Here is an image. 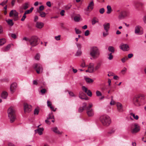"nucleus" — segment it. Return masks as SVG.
I'll return each instance as SVG.
<instances>
[{
    "label": "nucleus",
    "mask_w": 146,
    "mask_h": 146,
    "mask_svg": "<svg viewBox=\"0 0 146 146\" xmlns=\"http://www.w3.org/2000/svg\"><path fill=\"white\" fill-rule=\"evenodd\" d=\"M85 109L86 110L88 115L89 117L91 116V104H89V105L87 106L86 103L83 104V106L79 108L78 111L80 113H81Z\"/></svg>",
    "instance_id": "1"
},
{
    "label": "nucleus",
    "mask_w": 146,
    "mask_h": 146,
    "mask_svg": "<svg viewBox=\"0 0 146 146\" xmlns=\"http://www.w3.org/2000/svg\"><path fill=\"white\" fill-rule=\"evenodd\" d=\"M100 120L102 125L106 126H109L111 123V119L109 117L106 115L101 116Z\"/></svg>",
    "instance_id": "2"
},
{
    "label": "nucleus",
    "mask_w": 146,
    "mask_h": 146,
    "mask_svg": "<svg viewBox=\"0 0 146 146\" xmlns=\"http://www.w3.org/2000/svg\"><path fill=\"white\" fill-rule=\"evenodd\" d=\"M8 117L11 123H13L15 120L16 117L15 110L12 107H10L8 110Z\"/></svg>",
    "instance_id": "3"
},
{
    "label": "nucleus",
    "mask_w": 146,
    "mask_h": 146,
    "mask_svg": "<svg viewBox=\"0 0 146 146\" xmlns=\"http://www.w3.org/2000/svg\"><path fill=\"white\" fill-rule=\"evenodd\" d=\"M92 59H96L98 58L100 55V51L98 48L96 46L92 47Z\"/></svg>",
    "instance_id": "4"
},
{
    "label": "nucleus",
    "mask_w": 146,
    "mask_h": 146,
    "mask_svg": "<svg viewBox=\"0 0 146 146\" xmlns=\"http://www.w3.org/2000/svg\"><path fill=\"white\" fill-rule=\"evenodd\" d=\"M38 38L36 36H32L29 40V42L30 45L33 47L36 46L38 44Z\"/></svg>",
    "instance_id": "5"
},
{
    "label": "nucleus",
    "mask_w": 146,
    "mask_h": 146,
    "mask_svg": "<svg viewBox=\"0 0 146 146\" xmlns=\"http://www.w3.org/2000/svg\"><path fill=\"white\" fill-rule=\"evenodd\" d=\"M131 128V132L132 133H137L140 130L139 126L136 123L132 124Z\"/></svg>",
    "instance_id": "6"
},
{
    "label": "nucleus",
    "mask_w": 146,
    "mask_h": 146,
    "mask_svg": "<svg viewBox=\"0 0 146 146\" xmlns=\"http://www.w3.org/2000/svg\"><path fill=\"white\" fill-rule=\"evenodd\" d=\"M9 16L13 17L14 20L16 21L18 19V13L15 10H12L10 12Z\"/></svg>",
    "instance_id": "7"
},
{
    "label": "nucleus",
    "mask_w": 146,
    "mask_h": 146,
    "mask_svg": "<svg viewBox=\"0 0 146 146\" xmlns=\"http://www.w3.org/2000/svg\"><path fill=\"white\" fill-rule=\"evenodd\" d=\"M34 68L38 74L40 73L42 71V68L40 64H35L34 65Z\"/></svg>",
    "instance_id": "8"
},
{
    "label": "nucleus",
    "mask_w": 146,
    "mask_h": 146,
    "mask_svg": "<svg viewBox=\"0 0 146 146\" xmlns=\"http://www.w3.org/2000/svg\"><path fill=\"white\" fill-rule=\"evenodd\" d=\"M24 111L25 113L29 112L31 110V106L27 103H24Z\"/></svg>",
    "instance_id": "9"
},
{
    "label": "nucleus",
    "mask_w": 146,
    "mask_h": 146,
    "mask_svg": "<svg viewBox=\"0 0 146 146\" xmlns=\"http://www.w3.org/2000/svg\"><path fill=\"white\" fill-rule=\"evenodd\" d=\"M79 97L82 100H87L88 99V97L87 96L86 94L84 92H81L79 93Z\"/></svg>",
    "instance_id": "10"
},
{
    "label": "nucleus",
    "mask_w": 146,
    "mask_h": 146,
    "mask_svg": "<svg viewBox=\"0 0 146 146\" xmlns=\"http://www.w3.org/2000/svg\"><path fill=\"white\" fill-rule=\"evenodd\" d=\"M133 103L135 105L137 106H139L140 105V103L139 100L137 97L136 96L133 98Z\"/></svg>",
    "instance_id": "11"
},
{
    "label": "nucleus",
    "mask_w": 146,
    "mask_h": 146,
    "mask_svg": "<svg viewBox=\"0 0 146 146\" xmlns=\"http://www.w3.org/2000/svg\"><path fill=\"white\" fill-rule=\"evenodd\" d=\"M82 89L88 96H91V92L90 90H88L87 88L84 86H82Z\"/></svg>",
    "instance_id": "12"
},
{
    "label": "nucleus",
    "mask_w": 146,
    "mask_h": 146,
    "mask_svg": "<svg viewBox=\"0 0 146 146\" xmlns=\"http://www.w3.org/2000/svg\"><path fill=\"white\" fill-rule=\"evenodd\" d=\"M127 15V12L125 11H122L119 14L118 16V18L120 19H123Z\"/></svg>",
    "instance_id": "13"
},
{
    "label": "nucleus",
    "mask_w": 146,
    "mask_h": 146,
    "mask_svg": "<svg viewBox=\"0 0 146 146\" xmlns=\"http://www.w3.org/2000/svg\"><path fill=\"white\" fill-rule=\"evenodd\" d=\"M139 100L141 103H144L145 102V98L143 95H139L137 96Z\"/></svg>",
    "instance_id": "14"
},
{
    "label": "nucleus",
    "mask_w": 146,
    "mask_h": 146,
    "mask_svg": "<svg viewBox=\"0 0 146 146\" xmlns=\"http://www.w3.org/2000/svg\"><path fill=\"white\" fill-rule=\"evenodd\" d=\"M121 49L124 51H128L129 50V46L126 44H123L120 46Z\"/></svg>",
    "instance_id": "15"
},
{
    "label": "nucleus",
    "mask_w": 146,
    "mask_h": 146,
    "mask_svg": "<svg viewBox=\"0 0 146 146\" xmlns=\"http://www.w3.org/2000/svg\"><path fill=\"white\" fill-rule=\"evenodd\" d=\"M17 84L13 83L10 86V90L12 93H13L16 88Z\"/></svg>",
    "instance_id": "16"
},
{
    "label": "nucleus",
    "mask_w": 146,
    "mask_h": 146,
    "mask_svg": "<svg viewBox=\"0 0 146 146\" xmlns=\"http://www.w3.org/2000/svg\"><path fill=\"white\" fill-rule=\"evenodd\" d=\"M117 109L119 112H122L123 111L122 105L120 103H118L116 104Z\"/></svg>",
    "instance_id": "17"
},
{
    "label": "nucleus",
    "mask_w": 146,
    "mask_h": 146,
    "mask_svg": "<svg viewBox=\"0 0 146 146\" xmlns=\"http://www.w3.org/2000/svg\"><path fill=\"white\" fill-rule=\"evenodd\" d=\"M103 26L105 31L108 32L110 28V24L109 23H106L104 24Z\"/></svg>",
    "instance_id": "18"
},
{
    "label": "nucleus",
    "mask_w": 146,
    "mask_h": 146,
    "mask_svg": "<svg viewBox=\"0 0 146 146\" xmlns=\"http://www.w3.org/2000/svg\"><path fill=\"white\" fill-rule=\"evenodd\" d=\"M36 27L38 28L41 29L44 26V24L42 22H37L36 24Z\"/></svg>",
    "instance_id": "19"
},
{
    "label": "nucleus",
    "mask_w": 146,
    "mask_h": 146,
    "mask_svg": "<svg viewBox=\"0 0 146 146\" xmlns=\"http://www.w3.org/2000/svg\"><path fill=\"white\" fill-rule=\"evenodd\" d=\"M43 130L44 129L43 128H38L35 130V131L36 133H37L40 135H41L42 134Z\"/></svg>",
    "instance_id": "20"
},
{
    "label": "nucleus",
    "mask_w": 146,
    "mask_h": 146,
    "mask_svg": "<svg viewBox=\"0 0 146 146\" xmlns=\"http://www.w3.org/2000/svg\"><path fill=\"white\" fill-rule=\"evenodd\" d=\"M12 45H13L12 44H8L6 46L3 48V51L4 52L8 51L10 49Z\"/></svg>",
    "instance_id": "21"
},
{
    "label": "nucleus",
    "mask_w": 146,
    "mask_h": 146,
    "mask_svg": "<svg viewBox=\"0 0 146 146\" xmlns=\"http://www.w3.org/2000/svg\"><path fill=\"white\" fill-rule=\"evenodd\" d=\"M8 96L7 93L5 91H3L1 93V96L4 99H6Z\"/></svg>",
    "instance_id": "22"
},
{
    "label": "nucleus",
    "mask_w": 146,
    "mask_h": 146,
    "mask_svg": "<svg viewBox=\"0 0 146 146\" xmlns=\"http://www.w3.org/2000/svg\"><path fill=\"white\" fill-rule=\"evenodd\" d=\"M29 3H25L23 5L21 8L25 10L29 7Z\"/></svg>",
    "instance_id": "23"
},
{
    "label": "nucleus",
    "mask_w": 146,
    "mask_h": 146,
    "mask_svg": "<svg viewBox=\"0 0 146 146\" xmlns=\"http://www.w3.org/2000/svg\"><path fill=\"white\" fill-rule=\"evenodd\" d=\"M52 129L54 133H56L58 134H61V133L58 130V128L56 127L52 128Z\"/></svg>",
    "instance_id": "24"
},
{
    "label": "nucleus",
    "mask_w": 146,
    "mask_h": 146,
    "mask_svg": "<svg viewBox=\"0 0 146 146\" xmlns=\"http://www.w3.org/2000/svg\"><path fill=\"white\" fill-rule=\"evenodd\" d=\"M90 9H91V2H90V3L87 9H86V14L88 15V14L89 13L90 11Z\"/></svg>",
    "instance_id": "25"
},
{
    "label": "nucleus",
    "mask_w": 146,
    "mask_h": 146,
    "mask_svg": "<svg viewBox=\"0 0 146 146\" xmlns=\"http://www.w3.org/2000/svg\"><path fill=\"white\" fill-rule=\"evenodd\" d=\"M141 27L139 26H136L135 28V32L136 34H139L140 32Z\"/></svg>",
    "instance_id": "26"
},
{
    "label": "nucleus",
    "mask_w": 146,
    "mask_h": 146,
    "mask_svg": "<svg viewBox=\"0 0 146 146\" xmlns=\"http://www.w3.org/2000/svg\"><path fill=\"white\" fill-rule=\"evenodd\" d=\"M143 6V4L141 3H138L135 5V7L138 9H141Z\"/></svg>",
    "instance_id": "27"
},
{
    "label": "nucleus",
    "mask_w": 146,
    "mask_h": 146,
    "mask_svg": "<svg viewBox=\"0 0 146 146\" xmlns=\"http://www.w3.org/2000/svg\"><path fill=\"white\" fill-rule=\"evenodd\" d=\"M6 22L10 26H12L13 25L14 23L12 19H8L6 20Z\"/></svg>",
    "instance_id": "28"
},
{
    "label": "nucleus",
    "mask_w": 146,
    "mask_h": 146,
    "mask_svg": "<svg viewBox=\"0 0 146 146\" xmlns=\"http://www.w3.org/2000/svg\"><path fill=\"white\" fill-rule=\"evenodd\" d=\"M98 22V20L96 17H94L92 19V24L94 25L96 23Z\"/></svg>",
    "instance_id": "29"
},
{
    "label": "nucleus",
    "mask_w": 146,
    "mask_h": 146,
    "mask_svg": "<svg viewBox=\"0 0 146 146\" xmlns=\"http://www.w3.org/2000/svg\"><path fill=\"white\" fill-rule=\"evenodd\" d=\"M82 53L81 50H78L76 52L75 55L77 56H80L81 55Z\"/></svg>",
    "instance_id": "30"
},
{
    "label": "nucleus",
    "mask_w": 146,
    "mask_h": 146,
    "mask_svg": "<svg viewBox=\"0 0 146 146\" xmlns=\"http://www.w3.org/2000/svg\"><path fill=\"white\" fill-rule=\"evenodd\" d=\"M107 13L108 14H110L112 11V9L110 6L108 5L107 6Z\"/></svg>",
    "instance_id": "31"
},
{
    "label": "nucleus",
    "mask_w": 146,
    "mask_h": 146,
    "mask_svg": "<svg viewBox=\"0 0 146 146\" xmlns=\"http://www.w3.org/2000/svg\"><path fill=\"white\" fill-rule=\"evenodd\" d=\"M100 67V65L98 64L96 66L95 68L94 69L93 68V66L92 65V73L94 72L95 71L98 69Z\"/></svg>",
    "instance_id": "32"
},
{
    "label": "nucleus",
    "mask_w": 146,
    "mask_h": 146,
    "mask_svg": "<svg viewBox=\"0 0 146 146\" xmlns=\"http://www.w3.org/2000/svg\"><path fill=\"white\" fill-rule=\"evenodd\" d=\"M6 42V40L4 38L0 39V46L3 45Z\"/></svg>",
    "instance_id": "33"
},
{
    "label": "nucleus",
    "mask_w": 146,
    "mask_h": 146,
    "mask_svg": "<svg viewBox=\"0 0 146 146\" xmlns=\"http://www.w3.org/2000/svg\"><path fill=\"white\" fill-rule=\"evenodd\" d=\"M33 9V7H32L29 10H28L25 11L24 13L26 15L29 14L32 12Z\"/></svg>",
    "instance_id": "34"
},
{
    "label": "nucleus",
    "mask_w": 146,
    "mask_h": 146,
    "mask_svg": "<svg viewBox=\"0 0 146 146\" xmlns=\"http://www.w3.org/2000/svg\"><path fill=\"white\" fill-rule=\"evenodd\" d=\"M108 50L109 51L111 52L112 53H113L114 52V48L113 46H109L108 47Z\"/></svg>",
    "instance_id": "35"
},
{
    "label": "nucleus",
    "mask_w": 146,
    "mask_h": 146,
    "mask_svg": "<svg viewBox=\"0 0 146 146\" xmlns=\"http://www.w3.org/2000/svg\"><path fill=\"white\" fill-rule=\"evenodd\" d=\"M80 19V16L79 15L75 16L74 18V20L76 22L79 21Z\"/></svg>",
    "instance_id": "36"
},
{
    "label": "nucleus",
    "mask_w": 146,
    "mask_h": 146,
    "mask_svg": "<svg viewBox=\"0 0 146 146\" xmlns=\"http://www.w3.org/2000/svg\"><path fill=\"white\" fill-rule=\"evenodd\" d=\"M115 129H112L108 132V135H110L113 133L115 132Z\"/></svg>",
    "instance_id": "37"
},
{
    "label": "nucleus",
    "mask_w": 146,
    "mask_h": 146,
    "mask_svg": "<svg viewBox=\"0 0 146 146\" xmlns=\"http://www.w3.org/2000/svg\"><path fill=\"white\" fill-rule=\"evenodd\" d=\"M84 79L87 83H90L91 82V79L86 76L84 77Z\"/></svg>",
    "instance_id": "38"
},
{
    "label": "nucleus",
    "mask_w": 146,
    "mask_h": 146,
    "mask_svg": "<svg viewBox=\"0 0 146 146\" xmlns=\"http://www.w3.org/2000/svg\"><path fill=\"white\" fill-rule=\"evenodd\" d=\"M38 13L40 14V16H41L42 17H45L46 15V14L45 12L42 11H38Z\"/></svg>",
    "instance_id": "39"
},
{
    "label": "nucleus",
    "mask_w": 146,
    "mask_h": 146,
    "mask_svg": "<svg viewBox=\"0 0 146 146\" xmlns=\"http://www.w3.org/2000/svg\"><path fill=\"white\" fill-rule=\"evenodd\" d=\"M76 44L78 48V50H81V49L82 47V44L79 43H76Z\"/></svg>",
    "instance_id": "40"
},
{
    "label": "nucleus",
    "mask_w": 146,
    "mask_h": 146,
    "mask_svg": "<svg viewBox=\"0 0 146 146\" xmlns=\"http://www.w3.org/2000/svg\"><path fill=\"white\" fill-rule=\"evenodd\" d=\"M44 9V7L43 5H41L39 7V9H37V12L38 13V11L42 12V11Z\"/></svg>",
    "instance_id": "41"
},
{
    "label": "nucleus",
    "mask_w": 146,
    "mask_h": 146,
    "mask_svg": "<svg viewBox=\"0 0 146 146\" xmlns=\"http://www.w3.org/2000/svg\"><path fill=\"white\" fill-rule=\"evenodd\" d=\"M47 119H54V117L52 114V113L49 114L47 118Z\"/></svg>",
    "instance_id": "42"
},
{
    "label": "nucleus",
    "mask_w": 146,
    "mask_h": 146,
    "mask_svg": "<svg viewBox=\"0 0 146 146\" xmlns=\"http://www.w3.org/2000/svg\"><path fill=\"white\" fill-rule=\"evenodd\" d=\"M40 54L39 53L36 54L35 56V59L37 60H39L40 59Z\"/></svg>",
    "instance_id": "43"
},
{
    "label": "nucleus",
    "mask_w": 146,
    "mask_h": 146,
    "mask_svg": "<svg viewBox=\"0 0 146 146\" xmlns=\"http://www.w3.org/2000/svg\"><path fill=\"white\" fill-rule=\"evenodd\" d=\"M46 92L47 90L44 88H42L40 90L42 94H44Z\"/></svg>",
    "instance_id": "44"
},
{
    "label": "nucleus",
    "mask_w": 146,
    "mask_h": 146,
    "mask_svg": "<svg viewBox=\"0 0 146 146\" xmlns=\"http://www.w3.org/2000/svg\"><path fill=\"white\" fill-rule=\"evenodd\" d=\"M130 114L131 115L133 116V117L136 119L137 120L138 119L139 117L137 115L135 116V114L133 113H130Z\"/></svg>",
    "instance_id": "45"
},
{
    "label": "nucleus",
    "mask_w": 146,
    "mask_h": 146,
    "mask_svg": "<svg viewBox=\"0 0 146 146\" xmlns=\"http://www.w3.org/2000/svg\"><path fill=\"white\" fill-rule=\"evenodd\" d=\"M71 6L72 5L71 4H68L65 7V9L67 10H68L71 7Z\"/></svg>",
    "instance_id": "46"
},
{
    "label": "nucleus",
    "mask_w": 146,
    "mask_h": 146,
    "mask_svg": "<svg viewBox=\"0 0 146 146\" xmlns=\"http://www.w3.org/2000/svg\"><path fill=\"white\" fill-rule=\"evenodd\" d=\"M111 100L110 102V104L111 105H114L115 104V102L113 99V96H111Z\"/></svg>",
    "instance_id": "47"
},
{
    "label": "nucleus",
    "mask_w": 146,
    "mask_h": 146,
    "mask_svg": "<svg viewBox=\"0 0 146 146\" xmlns=\"http://www.w3.org/2000/svg\"><path fill=\"white\" fill-rule=\"evenodd\" d=\"M7 0H6V1H3L1 3H0V5L2 6H4V5H5L7 3Z\"/></svg>",
    "instance_id": "48"
},
{
    "label": "nucleus",
    "mask_w": 146,
    "mask_h": 146,
    "mask_svg": "<svg viewBox=\"0 0 146 146\" xmlns=\"http://www.w3.org/2000/svg\"><path fill=\"white\" fill-rule=\"evenodd\" d=\"M99 12L101 14H103L105 12V9L104 8H102L100 9Z\"/></svg>",
    "instance_id": "49"
},
{
    "label": "nucleus",
    "mask_w": 146,
    "mask_h": 146,
    "mask_svg": "<svg viewBox=\"0 0 146 146\" xmlns=\"http://www.w3.org/2000/svg\"><path fill=\"white\" fill-rule=\"evenodd\" d=\"M74 29L76 32V34H80L81 33V32L78 29H77L76 28H75Z\"/></svg>",
    "instance_id": "50"
},
{
    "label": "nucleus",
    "mask_w": 146,
    "mask_h": 146,
    "mask_svg": "<svg viewBox=\"0 0 146 146\" xmlns=\"http://www.w3.org/2000/svg\"><path fill=\"white\" fill-rule=\"evenodd\" d=\"M39 111L38 109L37 108H36L34 111V114L35 115H37L39 113Z\"/></svg>",
    "instance_id": "51"
},
{
    "label": "nucleus",
    "mask_w": 146,
    "mask_h": 146,
    "mask_svg": "<svg viewBox=\"0 0 146 146\" xmlns=\"http://www.w3.org/2000/svg\"><path fill=\"white\" fill-rule=\"evenodd\" d=\"M80 66L82 67L86 66L85 64V62L83 60H82V62L80 65Z\"/></svg>",
    "instance_id": "52"
},
{
    "label": "nucleus",
    "mask_w": 146,
    "mask_h": 146,
    "mask_svg": "<svg viewBox=\"0 0 146 146\" xmlns=\"http://www.w3.org/2000/svg\"><path fill=\"white\" fill-rule=\"evenodd\" d=\"M91 66L90 65H90L88 66V69L86 70L85 71V72H89L90 73L91 72Z\"/></svg>",
    "instance_id": "53"
},
{
    "label": "nucleus",
    "mask_w": 146,
    "mask_h": 146,
    "mask_svg": "<svg viewBox=\"0 0 146 146\" xmlns=\"http://www.w3.org/2000/svg\"><path fill=\"white\" fill-rule=\"evenodd\" d=\"M96 95L97 96H102V93L100 91H97L96 92Z\"/></svg>",
    "instance_id": "54"
},
{
    "label": "nucleus",
    "mask_w": 146,
    "mask_h": 146,
    "mask_svg": "<svg viewBox=\"0 0 146 146\" xmlns=\"http://www.w3.org/2000/svg\"><path fill=\"white\" fill-rule=\"evenodd\" d=\"M127 59H128V58L126 56V57H125L121 59V60L124 63V62H125V61L126 60H127Z\"/></svg>",
    "instance_id": "55"
},
{
    "label": "nucleus",
    "mask_w": 146,
    "mask_h": 146,
    "mask_svg": "<svg viewBox=\"0 0 146 146\" xmlns=\"http://www.w3.org/2000/svg\"><path fill=\"white\" fill-rule=\"evenodd\" d=\"M109 56L108 58L110 60H111L113 58V56L112 55V53H110L108 54Z\"/></svg>",
    "instance_id": "56"
},
{
    "label": "nucleus",
    "mask_w": 146,
    "mask_h": 146,
    "mask_svg": "<svg viewBox=\"0 0 146 146\" xmlns=\"http://www.w3.org/2000/svg\"><path fill=\"white\" fill-rule=\"evenodd\" d=\"M26 14H25V13L23 15V16L22 17V18H21V20L22 21H24L25 19L26 18Z\"/></svg>",
    "instance_id": "57"
},
{
    "label": "nucleus",
    "mask_w": 146,
    "mask_h": 146,
    "mask_svg": "<svg viewBox=\"0 0 146 146\" xmlns=\"http://www.w3.org/2000/svg\"><path fill=\"white\" fill-rule=\"evenodd\" d=\"M46 5L49 7H51V2L50 1H48L46 3Z\"/></svg>",
    "instance_id": "58"
},
{
    "label": "nucleus",
    "mask_w": 146,
    "mask_h": 146,
    "mask_svg": "<svg viewBox=\"0 0 146 146\" xmlns=\"http://www.w3.org/2000/svg\"><path fill=\"white\" fill-rule=\"evenodd\" d=\"M47 104L48 106V107H50L52 106L51 102L49 100H48L47 101Z\"/></svg>",
    "instance_id": "59"
},
{
    "label": "nucleus",
    "mask_w": 146,
    "mask_h": 146,
    "mask_svg": "<svg viewBox=\"0 0 146 146\" xmlns=\"http://www.w3.org/2000/svg\"><path fill=\"white\" fill-rule=\"evenodd\" d=\"M126 70H127L126 68H125L124 67L123 69H122V70H121V73L123 74H124V73L126 71Z\"/></svg>",
    "instance_id": "60"
},
{
    "label": "nucleus",
    "mask_w": 146,
    "mask_h": 146,
    "mask_svg": "<svg viewBox=\"0 0 146 146\" xmlns=\"http://www.w3.org/2000/svg\"><path fill=\"white\" fill-rule=\"evenodd\" d=\"M60 35H59L57 36H56L55 37V39L57 40H60Z\"/></svg>",
    "instance_id": "61"
},
{
    "label": "nucleus",
    "mask_w": 146,
    "mask_h": 146,
    "mask_svg": "<svg viewBox=\"0 0 146 146\" xmlns=\"http://www.w3.org/2000/svg\"><path fill=\"white\" fill-rule=\"evenodd\" d=\"M108 34V32H104L103 33V36L104 37H105Z\"/></svg>",
    "instance_id": "62"
},
{
    "label": "nucleus",
    "mask_w": 146,
    "mask_h": 146,
    "mask_svg": "<svg viewBox=\"0 0 146 146\" xmlns=\"http://www.w3.org/2000/svg\"><path fill=\"white\" fill-rule=\"evenodd\" d=\"M65 11L64 10H62L60 12V14L63 16L64 15Z\"/></svg>",
    "instance_id": "63"
},
{
    "label": "nucleus",
    "mask_w": 146,
    "mask_h": 146,
    "mask_svg": "<svg viewBox=\"0 0 146 146\" xmlns=\"http://www.w3.org/2000/svg\"><path fill=\"white\" fill-rule=\"evenodd\" d=\"M8 146H16L15 145L11 143H8Z\"/></svg>",
    "instance_id": "64"
}]
</instances>
